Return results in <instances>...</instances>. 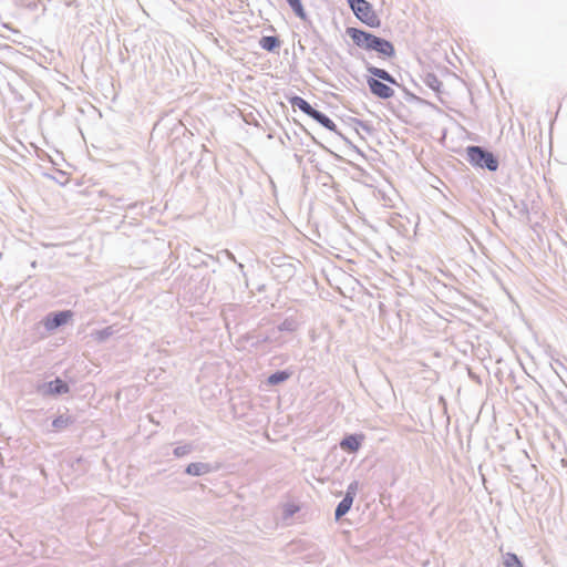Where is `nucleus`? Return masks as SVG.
<instances>
[{
	"mask_svg": "<svg viewBox=\"0 0 567 567\" xmlns=\"http://www.w3.org/2000/svg\"><path fill=\"white\" fill-rule=\"evenodd\" d=\"M69 392V386L68 384L60 380V379H56L50 383H48V393L49 394H61V393H66Z\"/></svg>",
	"mask_w": 567,
	"mask_h": 567,
	"instance_id": "nucleus-10",
	"label": "nucleus"
},
{
	"mask_svg": "<svg viewBox=\"0 0 567 567\" xmlns=\"http://www.w3.org/2000/svg\"><path fill=\"white\" fill-rule=\"evenodd\" d=\"M369 72L375 76L378 80H383L385 82H389L391 84H396L395 79L385 70L379 69V68H370Z\"/></svg>",
	"mask_w": 567,
	"mask_h": 567,
	"instance_id": "nucleus-12",
	"label": "nucleus"
},
{
	"mask_svg": "<svg viewBox=\"0 0 567 567\" xmlns=\"http://www.w3.org/2000/svg\"><path fill=\"white\" fill-rule=\"evenodd\" d=\"M185 453V451L182 447H178L175 450V455L181 456Z\"/></svg>",
	"mask_w": 567,
	"mask_h": 567,
	"instance_id": "nucleus-19",
	"label": "nucleus"
},
{
	"mask_svg": "<svg viewBox=\"0 0 567 567\" xmlns=\"http://www.w3.org/2000/svg\"><path fill=\"white\" fill-rule=\"evenodd\" d=\"M347 33L359 48L371 51L375 35L355 28H348Z\"/></svg>",
	"mask_w": 567,
	"mask_h": 567,
	"instance_id": "nucleus-4",
	"label": "nucleus"
},
{
	"mask_svg": "<svg viewBox=\"0 0 567 567\" xmlns=\"http://www.w3.org/2000/svg\"><path fill=\"white\" fill-rule=\"evenodd\" d=\"M357 491H358L357 482H353L348 486L344 498L337 506V509H336V518L337 519H339L340 517H342L350 511L353 499H354V496L357 494Z\"/></svg>",
	"mask_w": 567,
	"mask_h": 567,
	"instance_id": "nucleus-5",
	"label": "nucleus"
},
{
	"mask_svg": "<svg viewBox=\"0 0 567 567\" xmlns=\"http://www.w3.org/2000/svg\"><path fill=\"white\" fill-rule=\"evenodd\" d=\"M290 4L297 16H299L301 19L306 18L301 2H290Z\"/></svg>",
	"mask_w": 567,
	"mask_h": 567,
	"instance_id": "nucleus-16",
	"label": "nucleus"
},
{
	"mask_svg": "<svg viewBox=\"0 0 567 567\" xmlns=\"http://www.w3.org/2000/svg\"><path fill=\"white\" fill-rule=\"evenodd\" d=\"M290 103L292 106L299 107L303 113L316 120L318 123L323 125L329 130L334 128V123L327 115L316 111L306 100L300 96H293L290 99Z\"/></svg>",
	"mask_w": 567,
	"mask_h": 567,
	"instance_id": "nucleus-2",
	"label": "nucleus"
},
{
	"mask_svg": "<svg viewBox=\"0 0 567 567\" xmlns=\"http://www.w3.org/2000/svg\"><path fill=\"white\" fill-rule=\"evenodd\" d=\"M68 424V420L66 419H63V417H58L53 421V425L55 427H63Z\"/></svg>",
	"mask_w": 567,
	"mask_h": 567,
	"instance_id": "nucleus-17",
	"label": "nucleus"
},
{
	"mask_svg": "<svg viewBox=\"0 0 567 567\" xmlns=\"http://www.w3.org/2000/svg\"><path fill=\"white\" fill-rule=\"evenodd\" d=\"M209 465L208 464H204V463H190L187 467H186V473L189 474V475H195V476H198V475H202V474H205V473H208L209 472Z\"/></svg>",
	"mask_w": 567,
	"mask_h": 567,
	"instance_id": "nucleus-11",
	"label": "nucleus"
},
{
	"mask_svg": "<svg viewBox=\"0 0 567 567\" xmlns=\"http://www.w3.org/2000/svg\"><path fill=\"white\" fill-rule=\"evenodd\" d=\"M112 332H111V329L107 328L106 330L104 331H99L96 333V336L99 337V339H104L105 337L110 336Z\"/></svg>",
	"mask_w": 567,
	"mask_h": 567,
	"instance_id": "nucleus-18",
	"label": "nucleus"
},
{
	"mask_svg": "<svg viewBox=\"0 0 567 567\" xmlns=\"http://www.w3.org/2000/svg\"><path fill=\"white\" fill-rule=\"evenodd\" d=\"M361 439L362 436L349 435L341 441L340 446L344 451L357 452L360 447Z\"/></svg>",
	"mask_w": 567,
	"mask_h": 567,
	"instance_id": "nucleus-9",
	"label": "nucleus"
},
{
	"mask_svg": "<svg viewBox=\"0 0 567 567\" xmlns=\"http://www.w3.org/2000/svg\"><path fill=\"white\" fill-rule=\"evenodd\" d=\"M371 50H374L385 56H392L394 54V48L392 43L378 37L374 38Z\"/></svg>",
	"mask_w": 567,
	"mask_h": 567,
	"instance_id": "nucleus-8",
	"label": "nucleus"
},
{
	"mask_svg": "<svg viewBox=\"0 0 567 567\" xmlns=\"http://www.w3.org/2000/svg\"><path fill=\"white\" fill-rule=\"evenodd\" d=\"M72 316L73 313L70 310L61 311L47 317L43 323L48 330H54L61 324L66 323L72 318Z\"/></svg>",
	"mask_w": 567,
	"mask_h": 567,
	"instance_id": "nucleus-7",
	"label": "nucleus"
},
{
	"mask_svg": "<svg viewBox=\"0 0 567 567\" xmlns=\"http://www.w3.org/2000/svg\"><path fill=\"white\" fill-rule=\"evenodd\" d=\"M351 9L363 23L370 27L379 25V18L370 2H350Z\"/></svg>",
	"mask_w": 567,
	"mask_h": 567,
	"instance_id": "nucleus-3",
	"label": "nucleus"
},
{
	"mask_svg": "<svg viewBox=\"0 0 567 567\" xmlns=\"http://www.w3.org/2000/svg\"><path fill=\"white\" fill-rule=\"evenodd\" d=\"M466 155L468 162L481 168H487L489 171H496L498 167V161L495 158L493 153L484 151L480 146H468L466 148Z\"/></svg>",
	"mask_w": 567,
	"mask_h": 567,
	"instance_id": "nucleus-1",
	"label": "nucleus"
},
{
	"mask_svg": "<svg viewBox=\"0 0 567 567\" xmlns=\"http://www.w3.org/2000/svg\"><path fill=\"white\" fill-rule=\"evenodd\" d=\"M289 377H290L289 372L279 371V372H276V373L271 374L268 378V383L271 384V385H275V384H278V383H281V382L288 380Z\"/></svg>",
	"mask_w": 567,
	"mask_h": 567,
	"instance_id": "nucleus-14",
	"label": "nucleus"
},
{
	"mask_svg": "<svg viewBox=\"0 0 567 567\" xmlns=\"http://www.w3.org/2000/svg\"><path fill=\"white\" fill-rule=\"evenodd\" d=\"M504 567H524L515 554L507 553L503 560Z\"/></svg>",
	"mask_w": 567,
	"mask_h": 567,
	"instance_id": "nucleus-15",
	"label": "nucleus"
},
{
	"mask_svg": "<svg viewBox=\"0 0 567 567\" xmlns=\"http://www.w3.org/2000/svg\"><path fill=\"white\" fill-rule=\"evenodd\" d=\"M279 45V41L276 37H264L260 40V47L267 51H272Z\"/></svg>",
	"mask_w": 567,
	"mask_h": 567,
	"instance_id": "nucleus-13",
	"label": "nucleus"
},
{
	"mask_svg": "<svg viewBox=\"0 0 567 567\" xmlns=\"http://www.w3.org/2000/svg\"><path fill=\"white\" fill-rule=\"evenodd\" d=\"M368 86L371 93L380 99H390L394 95V90L392 87L375 78L368 79Z\"/></svg>",
	"mask_w": 567,
	"mask_h": 567,
	"instance_id": "nucleus-6",
	"label": "nucleus"
}]
</instances>
